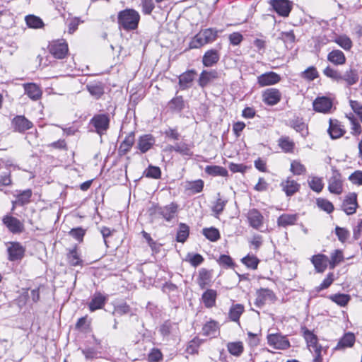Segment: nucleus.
<instances>
[{"label":"nucleus","mask_w":362,"mask_h":362,"mask_svg":"<svg viewBox=\"0 0 362 362\" xmlns=\"http://www.w3.org/2000/svg\"><path fill=\"white\" fill-rule=\"evenodd\" d=\"M241 262L249 269H256L257 268L259 260L258 258L252 255H247L241 259Z\"/></svg>","instance_id":"864d4df0"},{"label":"nucleus","mask_w":362,"mask_h":362,"mask_svg":"<svg viewBox=\"0 0 362 362\" xmlns=\"http://www.w3.org/2000/svg\"><path fill=\"white\" fill-rule=\"evenodd\" d=\"M328 189L333 194H340L342 192V182L339 173H334L329 178Z\"/></svg>","instance_id":"6ab92c4d"},{"label":"nucleus","mask_w":362,"mask_h":362,"mask_svg":"<svg viewBox=\"0 0 362 362\" xmlns=\"http://www.w3.org/2000/svg\"><path fill=\"white\" fill-rule=\"evenodd\" d=\"M10 261L21 260L25 254V248L18 242L10 243L7 248Z\"/></svg>","instance_id":"9b49d317"},{"label":"nucleus","mask_w":362,"mask_h":362,"mask_svg":"<svg viewBox=\"0 0 362 362\" xmlns=\"http://www.w3.org/2000/svg\"><path fill=\"white\" fill-rule=\"evenodd\" d=\"M106 298L100 293H95L88 304L91 312L100 309L105 303Z\"/></svg>","instance_id":"2f4dec72"},{"label":"nucleus","mask_w":362,"mask_h":362,"mask_svg":"<svg viewBox=\"0 0 362 362\" xmlns=\"http://www.w3.org/2000/svg\"><path fill=\"white\" fill-rule=\"evenodd\" d=\"M27 25L30 28L38 29L44 27L42 20L35 15H28L25 18Z\"/></svg>","instance_id":"a19ab883"},{"label":"nucleus","mask_w":362,"mask_h":362,"mask_svg":"<svg viewBox=\"0 0 362 362\" xmlns=\"http://www.w3.org/2000/svg\"><path fill=\"white\" fill-rule=\"evenodd\" d=\"M154 144L155 139L151 134H144L139 137L137 147L144 153L148 151Z\"/></svg>","instance_id":"412c9836"},{"label":"nucleus","mask_w":362,"mask_h":362,"mask_svg":"<svg viewBox=\"0 0 362 362\" xmlns=\"http://www.w3.org/2000/svg\"><path fill=\"white\" fill-rule=\"evenodd\" d=\"M267 342L269 346L276 349L285 350L290 347V342L285 336L281 334H270L267 335Z\"/></svg>","instance_id":"20e7f679"},{"label":"nucleus","mask_w":362,"mask_h":362,"mask_svg":"<svg viewBox=\"0 0 362 362\" xmlns=\"http://www.w3.org/2000/svg\"><path fill=\"white\" fill-rule=\"evenodd\" d=\"M227 348L230 354L235 356H239L243 351V343L240 341L230 342Z\"/></svg>","instance_id":"6e6d98bb"},{"label":"nucleus","mask_w":362,"mask_h":362,"mask_svg":"<svg viewBox=\"0 0 362 362\" xmlns=\"http://www.w3.org/2000/svg\"><path fill=\"white\" fill-rule=\"evenodd\" d=\"M87 90L96 99L100 98L104 94V87L101 82L90 83L86 86Z\"/></svg>","instance_id":"7c9ffc66"},{"label":"nucleus","mask_w":362,"mask_h":362,"mask_svg":"<svg viewBox=\"0 0 362 362\" xmlns=\"http://www.w3.org/2000/svg\"><path fill=\"white\" fill-rule=\"evenodd\" d=\"M291 171L294 175H303V174L305 173V172H306V168H305V167L302 163H300L299 161L293 160V161L291 163Z\"/></svg>","instance_id":"69168bd1"},{"label":"nucleus","mask_w":362,"mask_h":362,"mask_svg":"<svg viewBox=\"0 0 362 362\" xmlns=\"http://www.w3.org/2000/svg\"><path fill=\"white\" fill-rule=\"evenodd\" d=\"M11 126L15 132L22 133L31 129L33 124L25 116L17 115L12 119Z\"/></svg>","instance_id":"423d86ee"},{"label":"nucleus","mask_w":362,"mask_h":362,"mask_svg":"<svg viewBox=\"0 0 362 362\" xmlns=\"http://www.w3.org/2000/svg\"><path fill=\"white\" fill-rule=\"evenodd\" d=\"M329 298L337 305L344 307L347 305L351 297L348 294L337 293L330 296Z\"/></svg>","instance_id":"603ef678"},{"label":"nucleus","mask_w":362,"mask_h":362,"mask_svg":"<svg viewBox=\"0 0 362 362\" xmlns=\"http://www.w3.org/2000/svg\"><path fill=\"white\" fill-rule=\"evenodd\" d=\"M327 60L334 65H343L346 62V57L339 49H334L327 54Z\"/></svg>","instance_id":"c756f323"},{"label":"nucleus","mask_w":362,"mask_h":362,"mask_svg":"<svg viewBox=\"0 0 362 362\" xmlns=\"http://www.w3.org/2000/svg\"><path fill=\"white\" fill-rule=\"evenodd\" d=\"M301 76L308 81H313L319 76V74L314 66H310L301 74Z\"/></svg>","instance_id":"680f3d73"},{"label":"nucleus","mask_w":362,"mask_h":362,"mask_svg":"<svg viewBox=\"0 0 362 362\" xmlns=\"http://www.w3.org/2000/svg\"><path fill=\"white\" fill-rule=\"evenodd\" d=\"M205 45L206 44L204 42V37H202L199 32L191 40L189 46L190 49H198Z\"/></svg>","instance_id":"13d9d810"},{"label":"nucleus","mask_w":362,"mask_h":362,"mask_svg":"<svg viewBox=\"0 0 362 362\" xmlns=\"http://www.w3.org/2000/svg\"><path fill=\"white\" fill-rule=\"evenodd\" d=\"M298 220V214H284L277 219V225L280 227L286 228L296 223Z\"/></svg>","instance_id":"473e14b6"},{"label":"nucleus","mask_w":362,"mask_h":362,"mask_svg":"<svg viewBox=\"0 0 362 362\" xmlns=\"http://www.w3.org/2000/svg\"><path fill=\"white\" fill-rule=\"evenodd\" d=\"M333 41L345 50H350L353 45L351 39L344 35L336 37Z\"/></svg>","instance_id":"09e8293b"},{"label":"nucleus","mask_w":362,"mask_h":362,"mask_svg":"<svg viewBox=\"0 0 362 362\" xmlns=\"http://www.w3.org/2000/svg\"><path fill=\"white\" fill-rule=\"evenodd\" d=\"M202 37H204L206 44L211 43L216 40L218 36V31L213 28H207L200 31Z\"/></svg>","instance_id":"8fccbe9b"},{"label":"nucleus","mask_w":362,"mask_h":362,"mask_svg":"<svg viewBox=\"0 0 362 362\" xmlns=\"http://www.w3.org/2000/svg\"><path fill=\"white\" fill-rule=\"evenodd\" d=\"M204 182L202 180H197L193 182H187L186 189L192 194L199 193L203 190Z\"/></svg>","instance_id":"5fc2aeb1"},{"label":"nucleus","mask_w":362,"mask_h":362,"mask_svg":"<svg viewBox=\"0 0 362 362\" xmlns=\"http://www.w3.org/2000/svg\"><path fill=\"white\" fill-rule=\"evenodd\" d=\"M316 202L319 208L328 214L332 212L334 210L333 204L327 199L319 198L317 199Z\"/></svg>","instance_id":"0e129e2a"},{"label":"nucleus","mask_w":362,"mask_h":362,"mask_svg":"<svg viewBox=\"0 0 362 362\" xmlns=\"http://www.w3.org/2000/svg\"><path fill=\"white\" fill-rule=\"evenodd\" d=\"M218 78V73L215 70L206 71L204 70L201 73L199 76V78L198 80L199 85L204 88L211 81L214 79Z\"/></svg>","instance_id":"a878e982"},{"label":"nucleus","mask_w":362,"mask_h":362,"mask_svg":"<svg viewBox=\"0 0 362 362\" xmlns=\"http://www.w3.org/2000/svg\"><path fill=\"white\" fill-rule=\"evenodd\" d=\"M358 207L357 195L356 193H349L344 199L342 209L347 215L354 214Z\"/></svg>","instance_id":"f8f14e48"},{"label":"nucleus","mask_w":362,"mask_h":362,"mask_svg":"<svg viewBox=\"0 0 362 362\" xmlns=\"http://www.w3.org/2000/svg\"><path fill=\"white\" fill-rule=\"evenodd\" d=\"M32 190L30 189L20 192L16 195V199L12 202L13 206H23L28 204L32 196Z\"/></svg>","instance_id":"bb28decb"},{"label":"nucleus","mask_w":362,"mask_h":362,"mask_svg":"<svg viewBox=\"0 0 362 362\" xmlns=\"http://www.w3.org/2000/svg\"><path fill=\"white\" fill-rule=\"evenodd\" d=\"M218 325L215 320L207 322L202 327L203 334L205 336L215 337L218 333Z\"/></svg>","instance_id":"72a5a7b5"},{"label":"nucleus","mask_w":362,"mask_h":362,"mask_svg":"<svg viewBox=\"0 0 362 362\" xmlns=\"http://www.w3.org/2000/svg\"><path fill=\"white\" fill-rule=\"evenodd\" d=\"M3 223L13 233H21L24 229L23 223L18 218L11 216H4L3 218Z\"/></svg>","instance_id":"4468645a"},{"label":"nucleus","mask_w":362,"mask_h":362,"mask_svg":"<svg viewBox=\"0 0 362 362\" xmlns=\"http://www.w3.org/2000/svg\"><path fill=\"white\" fill-rule=\"evenodd\" d=\"M303 335L310 351L315 354H321L322 346L318 344L317 336L308 329H305Z\"/></svg>","instance_id":"ddd939ff"},{"label":"nucleus","mask_w":362,"mask_h":362,"mask_svg":"<svg viewBox=\"0 0 362 362\" xmlns=\"http://www.w3.org/2000/svg\"><path fill=\"white\" fill-rule=\"evenodd\" d=\"M189 226L185 223H180L178 230L177 232L176 240L177 242L182 243H185L189 236Z\"/></svg>","instance_id":"79ce46f5"},{"label":"nucleus","mask_w":362,"mask_h":362,"mask_svg":"<svg viewBox=\"0 0 362 362\" xmlns=\"http://www.w3.org/2000/svg\"><path fill=\"white\" fill-rule=\"evenodd\" d=\"M244 310V306L242 304L238 303L233 305L228 313L230 320L233 322H238Z\"/></svg>","instance_id":"c9c22d12"},{"label":"nucleus","mask_w":362,"mask_h":362,"mask_svg":"<svg viewBox=\"0 0 362 362\" xmlns=\"http://www.w3.org/2000/svg\"><path fill=\"white\" fill-rule=\"evenodd\" d=\"M335 234L337 236L339 240L341 243H345L349 238V231L345 228L339 226H336Z\"/></svg>","instance_id":"e2e57ef3"},{"label":"nucleus","mask_w":362,"mask_h":362,"mask_svg":"<svg viewBox=\"0 0 362 362\" xmlns=\"http://www.w3.org/2000/svg\"><path fill=\"white\" fill-rule=\"evenodd\" d=\"M169 108L173 111L181 112L185 108V101L182 96H176L168 103Z\"/></svg>","instance_id":"c03bdc74"},{"label":"nucleus","mask_w":362,"mask_h":362,"mask_svg":"<svg viewBox=\"0 0 362 362\" xmlns=\"http://www.w3.org/2000/svg\"><path fill=\"white\" fill-rule=\"evenodd\" d=\"M358 78V71L354 69H349L343 74H341V81H344L347 86L356 84Z\"/></svg>","instance_id":"393cba45"},{"label":"nucleus","mask_w":362,"mask_h":362,"mask_svg":"<svg viewBox=\"0 0 362 362\" xmlns=\"http://www.w3.org/2000/svg\"><path fill=\"white\" fill-rule=\"evenodd\" d=\"M141 19L139 13L134 8H125L117 14V24L125 31L136 30Z\"/></svg>","instance_id":"f257e3e1"},{"label":"nucleus","mask_w":362,"mask_h":362,"mask_svg":"<svg viewBox=\"0 0 362 362\" xmlns=\"http://www.w3.org/2000/svg\"><path fill=\"white\" fill-rule=\"evenodd\" d=\"M217 199L212 206V211L215 214L216 216L220 215L224 210L225 206L228 202L227 199H223L220 193L217 194Z\"/></svg>","instance_id":"ea45409f"},{"label":"nucleus","mask_w":362,"mask_h":362,"mask_svg":"<svg viewBox=\"0 0 362 362\" xmlns=\"http://www.w3.org/2000/svg\"><path fill=\"white\" fill-rule=\"evenodd\" d=\"M205 45L206 44L204 42V37H202L199 32L191 40L189 46L190 49H198Z\"/></svg>","instance_id":"4d7b16f0"},{"label":"nucleus","mask_w":362,"mask_h":362,"mask_svg":"<svg viewBox=\"0 0 362 362\" xmlns=\"http://www.w3.org/2000/svg\"><path fill=\"white\" fill-rule=\"evenodd\" d=\"M211 273L206 269L202 268L199 271V276L197 278V283L202 289H204L211 281Z\"/></svg>","instance_id":"f704fd0d"},{"label":"nucleus","mask_w":362,"mask_h":362,"mask_svg":"<svg viewBox=\"0 0 362 362\" xmlns=\"http://www.w3.org/2000/svg\"><path fill=\"white\" fill-rule=\"evenodd\" d=\"M68 263L72 267L82 265L83 260L81 259L78 252L77 247L75 246L72 250H70L67 254Z\"/></svg>","instance_id":"58836bf2"},{"label":"nucleus","mask_w":362,"mask_h":362,"mask_svg":"<svg viewBox=\"0 0 362 362\" xmlns=\"http://www.w3.org/2000/svg\"><path fill=\"white\" fill-rule=\"evenodd\" d=\"M281 80V76L273 71L266 72L259 75L257 77V83L260 87L272 86L279 83Z\"/></svg>","instance_id":"9d476101"},{"label":"nucleus","mask_w":362,"mask_h":362,"mask_svg":"<svg viewBox=\"0 0 362 362\" xmlns=\"http://www.w3.org/2000/svg\"><path fill=\"white\" fill-rule=\"evenodd\" d=\"M327 257L324 255H317L312 257V262L314 264L316 270L319 272H322L327 267L326 262Z\"/></svg>","instance_id":"4c0bfd02"},{"label":"nucleus","mask_w":362,"mask_h":362,"mask_svg":"<svg viewBox=\"0 0 362 362\" xmlns=\"http://www.w3.org/2000/svg\"><path fill=\"white\" fill-rule=\"evenodd\" d=\"M202 233L206 238L212 242H216L220 238L219 230L214 227L204 228Z\"/></svg>","instance_id":"de8ad7c7"},{"label":"nucleus","mask_w":362,"mask_h":362,"mask_svg":"<svg viewBox=\"0 0 362 362\" xmlns=\"http://www.w3.org/2000/svg\"><path fill=\"white\" fill-rule=\"evenodd\" d=\"M170 151H174L177 153H179L183 156H190L192 155V153L188 146V144L185 143H177L173 146H170L169 147Z\"/></svg>","instance_id":"a18cd8bd"},{"label":"nucleus","mask_w":362,"mask_h":362,"mask_svg":"<svg viewBox=\"0 0 362 362\" xmlns=\"http://www.w3.org/2000/svg\"><path fill=\"white\" fill-rule=\"evenodd\" d=\"M313 106L314 110L317 112L328 113L332 107V102L328 97H317L313 101Z\"/></svg>","instance_id":"1a4fd4ad"},{"label":"nucleus","mask_w":362,"mask_h":362,"mask_svg":"<svg viewBox=\"0 0 362 362\" xmlns=\"http://www.w3.org/2000/svg\"><path fill=\"white\" fill-rule=\"evenodd\" d=\"M217 291L214 289H206L202 295V300L204 306L207 308H211L216 305L217 298Z\"/></svg>","instance_id":"a211bd4d"},{"label":"nucleus","mask_w":362,"mask_h":362,"mask_svg":"<svg viewBox=\"0 0 362 362\" xmlns=\"http://www.w3.org/2000/svg\"><path fill=\"white\" fill-rule=\"evenodd\" d=\"M283 189L287 196H291L298 191L300 185L293 180L288 179L282 183Z\"/></svg>","instance_id":"e433bc0d"},{"label":"nucleus","mask_w":362,"mask_h":362,"mask_svg":"<svg viewBox=\"0 0 362 362\" xmlns=\"http://www.w3.org/2000/svg\"><path fill=\"white\" fill-rule=\"evenodd\" d=\"M178 206L175 202L165 206H153L148 209L149 215L153 218L161 216L167 221L173 219L177 212Z\"/></svg>","instance_id":"f03ea898"},{"label":"nucleus","mask_w":362,"mask_h":362,"mask_svg":"<svg viewBox=\"0 0 362 362\" xmlns=\"http://www.w3.org/2000/svg\"><path fill=\"white\" fill-rule=\"evenodd\" d=\"M310 187L316 192H320L323 188L322 181L320 178L313 177L308 181Z\"/></svg>","instance_id":"338daca9"},{"label":"nucleus","mask_w":362,"mask_h":362,"mask_svg":"<svg viewBox=\"0 0 362 362\" xmlns=\"http://www.w3.org/2000/svg\"><path fill=\"white\" fill-rule=\"evenodd\" d=\"M349 104L352 110L358 116L360 121L362 122V104L353 100H349Z\"/></svg>","instance_id":"774afa93"},{"label":"nucleus","mask_w":362,"mask_h":362,"mask_svg":"<svg viewBox=\"0 0 362 362\" xmlns=\"http://www.w3.org/2000/svg\"><path fill=\"white\" fill-rule=\"evenodd\" d=\"M279 146L286 153L292 152L294 148V143L288 137H281L279 139Z\"/></svg>","instance_id":"3c124183"},{"label":"nucleus","mask_w":362,"mask_h":362,"mask_svg":"<svg viewBox=\"0 0 362 362\" xmlns=\"http://www.w3.org/2000/svg\"><path fill=\"white\" fill-rule=\"evenodd\" d=\"M25 93L33 100H37L42 96L40 88L35 83H30L23 85Z\"/></svg>","instance_id":"b1692460"},{"label":"nucleus","mask_w":362,"mask_h":362,"mask_svg":"<svg viewBox=\"0 0 362 362\" xmlns=\"http://www.w3.org/2000/svg\"><path fill=\"white\" fill-rule=\"evenodd\" d=\"M144 174L147 177L158 179L160 177L161 170L159 167L149 165L145 170Z\"/></svg>","instance_id":"052dcab7"},{"label":"nucleus","mask_w":362,"mask_h":362,"mask_svg":"<svg viewBox=\"0 0 362 362\" xmlns=\"http://www.w3.org/2000/svg\"><path fill=\"white\" fill-rule=\"evenodd\" d=\"M90 124L95 127V132L102 136L110 127V117L107 114H98L90 120Z\"/></svg>","instance_id":"7ed1b4c3"},{"label":"nucleus","mask_w":362,"mask_h":362,"mask_svg":"<svg viewBox=\"0 0 362 362\" xmlns=\"http://www.w3.org/2000/svg\"><path fill=\"white\" fill-rule=\"evenodd\" d=\"M249 224L255 229H259L263 226L264 217L256 209L249 210L247 215Z\"/></svg>","instance_id":"dca6fc26"},{"label":"nucleus","mask_w":362,"mask_h":362,"mask_svg":"<svg viewBox=\"0 0 362 362\" xmlns=\"http://www.w3.org/2000/svg\"><path fill=\"white\" fill-rule=\"evenodd\" d=\"M197 73L194 70H189L179 76V86L182 90L188 89L192 86Z\"/></svg>","instance_id":"f3484780"},{"label":"nucleus","mask_w":362,"mask_h":362,"mask_svg":"<svg viewBox=\"0 0 362 362\" xmlns=\"http://www.w3.org/2000/svg\"><path fill=\"white\" fill-rule=\"evenodd\" d=\"M323 74L334 81L341 82V73L337 69L328 66L323 70Z\"/></svg>","instance_id":"49530a36"},{"label":"nucleus","mask_w":362,"mask_h":362,"mask_svg":"<svg viewBox=\"0 0 362 362\" xmlns=\"http://www.w3.org/2000/svg\"><path fill=\"white\" fill-rule=\"evenodd\" d=\"M289 126L294 129L297 132H299L303 137H305L308 134V126L303 122V118L296 117L290 119Z\"/></svg>","instance_id":"aec40b11"},{"label":"nucleus","mask_w":362,"mask_h":362,"mask_svg":"<svg viewBox=\"0 0 362 362\" xmlns=\"http://www.w3.org/2000/svg\"><path fill=\"white\" fill-rule=\"evenodd\" d=\"M355 340V335L352 332L345 333L337 343L335 349L339 350L352 347L354 344Z\"/></svg>","instance_id":"cd10ccee"},{"label":"nucleus","mask_w":362,"mask_h":362,"mask_svg":"<svg viewBox=\"0 0 362 362\" xmlns=\"http://www.w3.org/2000/svg\"><path fill=\"white\" fill-rule=\"evenodd\" d=\"M134 132H130L124 139V140L121 143L118 153L120 156L125 155L127 152L129 151L133 144H134Z\"/></svg>","instance_id":"c85d7f7f"},{"label":"nucleus","mask_w":362,"mask_h":362,"mask_svg":"<svg viewBox=\"0 0 362 362\" xmlns=\"http://www.w3.org/2000/svg\"><path fill=\"white\" fill-rule=\"evenodd\" d=\"M327 131L332 139H339L345 133V130L341 128V125L337 119L329 120V126Z\"/></svg>","instance_id":"4be33fe9"},{"label":"nucleus","mask_w":362,"mask_h":362,"mask_svg":"<svg viewBox=\"0 0 362 362\" xmlns=\"http://www.w3.org/2000/svg\"><path fill=\"white\" fill-rule=\"evenodd\" d=\"M257 298L255 304L257 307H262L267 300L273 301L275 300L274 293L269 288H260L256 292Z\"/></svg>","instance_id":"6e6552de"},{"label":"nucleus","mask_w":362,"mask_h":362,"mask_svg":"<svg viewBox=\"0 0 362 362\" xmlns=\"http://www.w3.org/2000/svg\"><path fill=\"white\" fill-rule=\"evenodd\" d=\"M344 260V255L341 250H337L331 255V260L329 262V267L334 269L335 266Z\"/></svg>","instance_id":"bf43d9fd"},{"label":"nucleus","mask_w":362,"mask_h":362,"mask_svg":"<svg viewBox=\"0 0 362 362\" xmlns=\"http://www.w3.org/2000/svg\"><path fill=\"white\" fill-rule=\"evenodd\" d=\"M220 59V54L216 49L206 51L202 58V63L204 66L210 67L216 64Z\"/></svg>","instance_id":"5701e85b"},{"label":"nucleus","mask_w":362,"mask_h":362,"mask_svg":"<svg viewBox=\"0 0 362 362\" xmlns=\"http://www.w3.org/2000/svg\"><path fill=\"white\" fill-rule=\"evenodd\" d=\"M205 172L213 176L226 177L228 175V170L225 168L218 165H207L205 168Z\"/></svg>","instance_id":"37998d69"},{"label":"nucleus","mask_w":362,"mask_h":362,"mask_svg":"<svg viewBox=\"0 0 362 362\" xmlns=\"http://www.w3.org/2000/svg\"><path fill=\"white\" fill-rule=\"evenodd\" d=\"M263 101L268 105L277 104L281 98V93L276 88H268L262 94Z\"/></svg>","instance_id":"2eb2a0df"},{"label":"nucleus","mask_w":362,"mask_h":362,"mask_svg":"<svg viewBox=\"0 0 362 362\" xmlns=\"http://www.w3.org/2000/svg\"><path fill=\"white\" fill-rule=\"evenodd\" d=\"M49 50L54 58L63 59L68 53V45L65 42H54L49 46Z\"/></svg>","instance_id":"0eeeda50"},{"label":"nucleus","mask_w":362,"mask_h":362,"mask_svg":"<svg viewBox=\"0 0 362 362\" xmlns=\"http://www.w3.org/2000/svg\"><path fill=\"white\" fill-rule=\"evenodd\" d=\"M271 5L274 10L283 17L288 16L292 8V2L289 0H272Z\"/></svg>","instance_id":"39448f33"}]
</instances>
